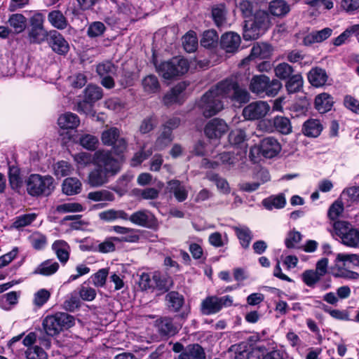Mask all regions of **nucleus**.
Here are the masks:
<instances>
[{
	"label": "nucleus",
	"instance_id": "obj_1",
	"mask_svg": "<svg viewBox=\"0 0 359 359\" xmlns=\"http://www.w3.org/2000/svg\"><path fill=\"white\" fill-rule=\"evenodd\" d=\"M223 98L239 104L246 103L250 99L248 90L233 78L226 79L212 87L201 98L198 106L203 116L209 118L224 109Z\"/></svg>",
	"mask_w": 359,
	"mask_h": 359
},
{
	"label": "nucleus",
	"instance_id": "obj_2",
	"mask_svg": "<svg viewBox=\"0 0 359 359\" xmlns=\"http://www.w3.org/2000/svg\"><path fill=\"white\" fill-rule=\"evenodd\" d=\"M27 193L35 197L48 196L54 191V179L50 175H31L26 180Z\"/></svg>",
	"mask_w": 359,
	"mask_h": 359
},
{
	"label": "nucleus",
	"instance_id": "obj_3",
	"mask_svg": "<svg viewBox=\"0 0 359 359\" xmlns=\"http://www.w3.org/2000/svg\"><path fill=\"white\" fill-rule=\"evenodd\" d=\"M74 325V317L64 312L48 315L43 318L42 322V326L46 335L51 337L57 335L64 330H67Z\"/></svg>",
	"mask_w": 359,
	"mask_h": 359
},
{
	"label": "nucleus",
	"instance_id": "obj_4",
	"mask_svg": "<svg viewBox=\"0 0 359 359\" xmlns=\"http://www.w3.org/2000/svg\"><path fill=\"white\" fill-rule=\"evenodd\" d=\"M282 87V83L277 79H270L264 74L254 76L250 83V91L258 96L264 95L273 97L278 94Z\"/></svg>",
	"mask_w": 359,
	"mask_h": 359
},
{
	"label": "nucleus",
	"instance_id": "obj_5",
	"mask_svg": "<svg viewBox=\"0 0 359 359\" xmlns=\"http://www.w3.org/2000/svg\"><path fill=\"white\" fill-rule=\"evenodd\" d=\"M156 71L165 79H170L187 73L189 68L188 60L182 57H173L159 65L155 64Z\"/></svg>",
	"mask_w": 359,
	"mask_h": 359
},
{
	"label": "nucleus",
	"instance_id": "obj_6",
	"mask_svg": "<svg viewBox=\"0 0 359 359\" xmlns=\"http://www.w3.org/2000/svg\"><path fill=\"white\" fill-rule=\"evenodd\" d=\"M95 166H98L111 177L118 173L121 168V161L114 158L110 151L98 150L94 154Z\"/></svg>",
	"mask_w": 359,
	"mask_h": 359
},
{
	"label": "nucleus",
	"instance_id": "obj_7",
	"mask_svg": "<svg viewBox=\"0 0 359 359\" xmlns=\"http://www.w3.org/2000/svg\"><path fill=\"white\" fill-rule=\"evenodd\" d=\"M233 297L226 295L219 297L216 295L208 296L201 304V311L203 315L209 316L219 312L224 307H229L233 304Z\"/></svg>",
	"mask_w": 359,
	"mask_h": 359
},
{
	"label": "nucleus",
	"instance_id": "obj_8",
	"mask_svg": "<svg viewBox=\"0 0 359 359\" xmlns=\"http://www.w3.org/2000/svg\"><path fill=\"white\" fill-rule=\"evenodd\" d=\"M359 266V255L355 254H338V277L357 279L359 274L351 269Z\"/></svg>",
	"mask_w": 359,
	"mask_h": 359
},
{
	"label": "nucleus",
	"instance_id": "obj_9",
	"mask_svg": "<svg viewBox=\"0 0 359 359\" xmlns=\"http://www.w3.org/2000/svg\"><path fill=\"white\" fill-rule=\"evenodd\" d=\"M271 107L266 101L257 100L246 105L242 111L245 120L256 121L264 118L270 111Z\"/></svg>",
	"mask_w": 359,
	"mask_h": 359
},
{
	"label": "nucleus",
	"instance_id": "obj_10",
	"mask_svg": "<svg viewBox=\"0 0 359 359\" xmlns=\"http://www.w3.org/2000/svg\"><path fill=\"white\" fill-rule=\"evenodd\" d=\"M338 237L345 245L356 247L358 245V230L347 222L338 220Z\"/></svg>",
	"mask_w": 359,
	"mask_h": 359
},
{
	"label": "nucleus",
	"instance_id": "obj_11",
	"mask_svg": "<svg viewBox=\"0 0 359 359\" xmlns=\"http://www.w3.org/2000/svg\"><path fill=\"white\" fill-rule=\"evenodd\" d=\"M47 41L52 50L58 55H65L69 50V43L56 30L49 32Z\"/></svg>",
	"mask_w": 359,
	"mask_h": 359
},
{
	"label": "nucleus",
	"instance_id": "obj_12",
	"mask_svg": "<svg viewBox=\"0 0 359 359\" xmlns=\"http://www.w3.org/2000/svg\"><path fill=\"white\" fill-rule=\"evenodd\" d=\"M155 326L161 337H172L180 330L181 325L175 323L173 319L168 317H161L155 322Z\"/></svg>",
	"mask_w": 359,
	"mask_h": 359
},
{
	"label": "nucleus",
	"instance_id": "obj_13",
	"mask_svg": "<svg viewBox=\"0 0 359 359\" xmlns=\"http://www.w3.org/2000/svg\"><path fill=\"white\" fill-rule=\"evenodd\" d=\"M280 145L278 140L272 137L263 139L259 148H255L257 151H259L265 158H273L276 156L280 151ZM254 151V149L250 150V154Z\"/></svg>",
	"mask_w": 359,
	"mask_h": 359
},
{
	"label": "nucleus",
	"instance_id": "obj_14",
	"mask_svg": "<svg viewBox=\"0 0 359 359\" xmlns=\"http://www.w3.org/2000/svg\"><path fill=\"white\" fill-rule=\"evenodd\" d=\"M228 130V126L226 122L220 118L210 120L205 127V134L210 139L219 138Z\"/></svg>",
	"mask_w": 359,
	"mask_h": 359
},
{
	"label": "nucleus",
	"instance_id": "obj_15",
	"mask_svg": "<svg viewBox=\"0 0 359 359\" xmlns=\"http://www.w3.org/2000/svg\"><path fill=\"white\" fill-rule=\"evenodd\" d=\"M341 205L338 203V217L343 210V205L350 206L359 201V187L353 186L345 189L340 196Z\"/></svg>",
	"mask_w": 359,
	"mask_h": 359
},
{
	"label": "nucleus",
	"instance_id": "obj_16",
	"mask_svg": "<svg viewBox=\"0 0 359 359\" xmlns=\"http://www.w3.org/2000/svg\"><path fill=\"white\" fill-rule=\"evenodd\" d=\"M166 190L172 194L178 202L184 201L188 197V189L180 180H171L167 182Z\"/></svg>",
	"mask_w": 359,
	"mask_h": 359
},
{
	"label": "nucleus",
	"instance_id": "obj_17",
	"mask_svg": "<svg viewBox=\"0 0 359 359\" xmlns=\"http://www.w3.org/2000/svg\"><path fill=\"white\" fill-rule=\"evenodd\" d=\"M241 41V37L238 34L227 32L222 36L220 45L226 53H234L238 49Z\"/></svg>",
	"mask_w": 359,
	"mask_h": 359
},
{
	"label": "nucleus",
	"instance_id": "obj_18",
	"mask_svg": "<svg viewBox=\"0 0 359 359\" xmlns=\"http://www.w3.org/2000/svg\"><path fill=\"white\" fill-rule=\"evenodd\" d=\"M133 224L142 227H151L155 222V218L149 211L142 210L133 212L130 215Z\"/></svg>",
	"mask_w": 359,
	"mask_h": 359
},
{
	"label": "nucleus",
	"instance_id": "obj_19",
	"mask_svg": "<svg viewBox=\"0 0 359 359\" xmlns=\"http://www.w3.org/2000/svg\"><path fill=\"white\" fill-rule=\"evenodd\" d=\"M332 33V29L328 27L319 31H313L308 34L303 40L305 46H310L316 43H320L328 39Z\"/></svg>",
	"mask_w": 359,
	"mask_h": 359
},
{
	"label": "nucleus",
	"instance_id": "obj_20",
	"mask_svg": "<svg viewBox=\"0 0 359 359\" xmlns=\"http://www.w3.org/2000/svg\"><path fill=\"white\" fill-rule=\"evenodd\" d=\"M178 359H205V353L199 344H189L180 353Z\"/></svg>",
	"mask_w": 359,
	"mask_h": 359
},
{
	"label": "nucleus",
	"instance_id": "obj_21",
	"mask_svg": "<svg viewBox=\"0 0 359 359\" xmlns=\"http://www.w3.org/2000/svg\"><path fill=\"white\" fill-rule=\"evenodd\" d=\"M110 177L98 166H95V169L88 174V182L91 187H100L107 183Z\"/></svg>",
	"mask_w": 359,
	"mask_h": 359
},
{
	"label": "nucleus",
	"instance_id": "obj_22",
	"mask_svg": "<svg viewBox=\"0 0 359 359\" xmlns=\"http://www.w3.org/2000/svg\"><path fill=\"white\" fill-rule=\"evenodd\" d=\"M48 21L55 29L62 30L69 26L68 20L60 10H53L48 14Z\"/></svg>",
	"mask_w": 359,
	"mask_h": 359
},
{
	"label": "nucleus",
	"instance_id": "obj_23",
	"mask_svg": "<svg viewBox=\"0 0 359 359\" xmlns=\"http://www.w3.org/2000/svg\"><path fill=\"white\" fill-rule=\"evenodd\" d=\"M232 229L239 240V243L242 248L248 249L250 247L251 241L253 238L250 229L245 226H233Z\"/></svg>",
	"mask_w": 359,
	"mask_h": 359
},
{
	"label": "nucleus",
	"instance_id": "obj_24",
	"mask_svg": "<svg viewBox=\"0 0 359 359\" xmlns=\"http://www.w3.org/2000/svg\"><path fill=\"white\" fill-rule=\"evenodd\" d=\"M334 104L333 98L325 93L318 95L315 98V108L321 114L330 111Z\"/></svg>",
	"mask_w": 359,
	"mask_h": 359
},
{
	"label": "nucleus",
	"instance_id": "obj_25",
	"mask_svg": "<svg viewBox=\"0 0 359 359\" xmlns=\"http://www.w3.org/2000/svg\"><path fill=\"white\" fill-rule=\"evenodd\" d=\"M8 23L16 34L24 32L27 27V20L21 13H14L9 16Z\"/></svg>",
	"mask_w": 359,
	"mask_h": 359
},
{
	"label": "nucleus",
	"instance_id": "obj_26",
	"mask_svg": "<svg viewBox=\"0 0 359 359\" xmlns=\"http://www.w3.org/2000/svg\"><path fill=\"white\" fill-rule=\"evenodd\" d=\"M308 79L313 86L320 87L325 84L327 80V75L324 69L313 68L309 72Z\"/></svg>",
	"mask_w": 359,
	"mask_h": 359
},
{
	"label": "nucleus",
	"instance_id": "obj_27",
	"mask_svg": "<svg viewBox=\"0 0 359 359\" xmlns=\"http://www.w3.org/2000/svg\"><path fill=\"white\" fill-rule=\"evenodd\" d=\"M57 123L61 128L74 129L79 126L80 119L76 114L67 112L58 118Z\"/></svg>",
	"mask_w": 359,
	"mask_h": 359
},
{
	"label": "nucleus",
	"instance_id": "obj_28",
	"mask_svg": "<svg viewBox=\"0 0 359 359\" xmlns=\"http://www.w3.org/2000/svg\"><path fill=\"white\" fill-rule=\"evenodd\" d=\"M264 32L257 27V25L252 20H245L243 36L244 40H255L259 38Z\"/></svg>",
	"mask_w": 359,
	"mask_h": 359
},
{
	"label": "nucleus",
	"instance_id": "obj_29",
	"mask_svg": "<svg viewBox=\"0 0 359 359\" xmlns=\"http://www.w3.org/2000/svg\"><path fill=\"white\" fill-rule=\"evenodd\" d=\"M270 13L276 17H284L290 11V6L284 0H273L269 6Z\"/></svg>",
	"mask_w": 359,
	"mask_h": 359
},
{
	"label": "nucleus",
	"instance_id": "obj_30",
	"mask_svg": "<svg viewBox=\"0 0 359 359\" xmlns=\"http://www.w3.org/2000/svg\"><path fill=\"white\" fill-rule=\"evenodd\" d=\"M143 90L147 94H154L160 91L161 85L158 78L153 74L145 76L142 80Z\"/></svg>",
	"mask_w": 359,
	"mask_h": 359
},
{
	"label": "nucleus",
	"instance_id": "obj_31",
	"mask_svg": "<svg viewBox=\"0 0 359 359\" xmlns=\"http://www.w3.org/2000/svg\"><path fill=\"white\" fill-rule=\"evenodd\" d=\"M52 248L60 262L65 264L68 261L70 248L67 242L62 240L56 241L53 243Z\"/></svg>",
	"mask_w": 359,
	"mask_h": 359
},
{
	"label": "nucleus",
	"instance_id": "obj_32",
	"mask_svg": "<svg viewBox=\"0 0 359 359\" xmlns=\"http://www.w3.org/2000/svg\"><path fill=\"white\" fill-rule=\"evenodd\" d=\"M323 127L318 119H309L303 125L302 133L307 137H316L321 131Z\"/></svg>",
	"mask_w": 359,
	"mask_h": 359
},
{
	"label": "nucleus",
	"instance_id": "obj_33",
	"mask_svg": "<svg viewBox=\"0 0 359 359\" xmlns=\"http://www.w3.org/2000/svg\"><path fill=\"white\" fill-rule=\"evenodd\" d=\"M81 183L75 177H68L62 183V191L67 196L77 194L81 191Z\"/></svg>",
	"mask_w": 359,
	"mask_h": 359
},
{
	"label": "nucleus",
	"instance_id": "obj_34",
	"mask_svg": "<svg viewBox=\"0 0 359 359\" xmlns=\"http://www.w3.org/2000/svg\"><path fill=\"white\" fill-rule=\"evenodd\" d=\"M212 18L218 27H224L226 22V10L224 4H219L212 8Z\"/></svg>",
	"mask_w": 359,
	"mask_h": 359
},
{
	"label": "nucleus",
	"instance_id": "obj_35",
	"mask_svg": "<svg viewBox=\"0 0 359 359\" xmlns=\"http://www.w3.org/2000/svg\"><path fill=\"white\" fill-rule=\"evenodd\" d=\"M165 298L169 310L173 312L178 311L184 304L183 296L175 291L168 293Z\"/></svg>",
	"mask_w": 359,
	"mask_h": 359
},
{
	"label": "nucleus",
	"instance_id": "obj_36",
	"mask_svg": "<svg viewBox=\"0 0 359 359\" xmlns=\"http://www.w3.org/2000/svg\"><path fill=\"white\" fill-rule=\"evenodd\" d=\"M59 268V264L56 262L46 260L39 264L34 271V274H40L42 276H50L55 273Z\"/></svg>",
	"mask_w": 359,
	"mask_h": 359
},
{
	"label": "nucleus",
	"instance_id": "obj_37",
	"mask_svg": "<svg viewBox=\"0 0 359 359\" xmlns=\"http://www.w3.org/2000/svg\"><path fill=\"white\" fill-rule=\"evenodd\" d=\"M154 289L163 292L168 291L173 284L172 280L170 276L158 272L154 273Z\"/></svg>",
	"mask_w": 359,
	"mask_h": 359
},
{
	"label": "nucleus",
	"instance_id": "obj_38",
	"mask_svg": "<svg viewBox=\"0 0 359 359\" xmlns=\"http://www.w3.org/2000/svg\"><path fill=\"white\" fill-rule=\"evenodd\" d=\"M274 130L279 133L287 135L292 132V125L290 119L285 116H276L273 118Z\"/></svg>",
	"mask_w": 359,
	"mask_h": 359
},
{
	"label": "nucleus",
	"instance_id": "obj_39",
	"mask_svg": "<svg viewBox=\"0 0 359 359\" xmlns=\"http://www.w3.org/2000/svg\"><path fill=\"white\" fill-rule=\"evenodd\" d=\"M272 52L273 47L270 44L261 43L252 47L250 56L266 59L271 56Z\"/></svg>",
	"mask_w": 359,
	"mask_h": 359
},
{
	"label": "nucleus",
	"instance_id": "obj_40",
	"mask_svg": "<svg viewBox=\"0 0 359 359\" xmlns=\"http://www.w3.org/2000/svg\"><path fill=\"white\" fill-rule=\"evenodd\" d=\"M263 205L267 210H272L273 208L280 209L285 207L286 203V200L285 196L282 194H278L275 196H271L262 201Z\"/></svg>",
	"mask_w": 359,
	"mask_h": 359
},
{
	"label": "nucleus",
	"instance_id": "obj_41",
	"mask_svg": "<svg viewBox=\"0 0 359 359\" xmlns=\"http://www.w3.org/2000/svg\"><path fill=\"white\" fill-rule=\"evenodd\" d=\"M173 140L172 134L170 130L167 128H163L162 131L155 142V149L162 150L168 146Z\"/></svg>",
	"mask_w": 359,
	"mask_h": 359
},
{
	"label": "nucleus",
	"instance_id": "obj_42",
	"mask_svg": "<svg viewBox=\"0 0 359 359\" xmlns=\"http://www.w3.org/2000/svg\"><path fill=\"white\" fill-rule=\"evenodd\" d=\"M303 78L300 74H297L288 78L285 87L289 93H295L303 88Z\"/></svg>",
	"mask_w": 359,
	"mask_h": 359
},
{
	"label": "nucleus",
	"instance_id": "obj_43",
	"mask_svg": "<svg viewBox=\"0 0 359 359\" xmlns=\"http://www.w3.org/2000/svg\"><path fill=\"white\" fill-rule=\"evenodd\" d=\"M103 96L102 89L95 85H88L84 90V99L93 104Z\"/></svg>",
	"mask_w": 359,
	"mask_h": 359
},
{
	"label": "nucleus",
	"instance_id": "obj_44",
	"mask_svg": "<svg viewBox=\"0 0 359 359\" xmlns=\"http://www.w3.org/2000/svg\"><path fill=\"white\" fill-rule=\"evenodd\" d=\"M120 136L119 129L112 127L102 132L101 140L104 145L111 146Z\"/></svg>",
	"mask_w": 359,
	"mask_h": 359
},
{
	"label": "nucleus",
	"instance_id": "obj_45",
	"mask_svg": "<svg viewBox=\"0 0 359 359\" xmlns=\"http://www.w3.org/2000/svg\"><path fill=\"white\" fill-rule=\"evenodd\" d=\"M121 240L118 237H109L103 242L96 245L97 251L101 253H109L115 251V243H119Z\"/></svg>",
	"mask_w": 359,
	"mask_h": 359
},
{
	"label": "nucleus",
	"instance_id": "obj_46",
	"mask_svg": "<svg viewBox=\"0 0 359 359\" xmlns=\"http://www.w3.org/2000/svg\"><path fill=\"white\" fill-rule=\"evenodd\" d=\"M182 44L187 52H194L198 47V39L196 33L193 31L187 32L182 38Z\"/></svg>",
	"mask_w": 359,
	"mask_h": 359
},
{
	"label": "nucleus",
	"instance_id": "obj_47",
	"mask_svg": "<svg viewBox=\"0 0 359 359\" xmlns=\"http://www.w3.org/2000/svg\"><path fill=\"white\" fill-rule=\"evenodd\" d=\"M252 20L263 32L268 29L271 25L269 14L263 11H257Z\"/></svg>",
	"mask_w": 359,
	"mask_h": 359
},
{
	"label": "nucleus",
	"instance_id": "obj_48",
	"mask_svg": "<svg viewBox=\"0 0 359 359\" xmlns=\"http://www.w3.org/2000/svg\"><path fill=\"white\" fill-rule=\"evenodd\" d=\"M133 176L130 174H125L118 178L116 181V185L112 189L116 191L118 195L122 196L128 191V184L132 180Z\"/></svg>",
	"mask_w": 359,
	"mask_h": 359
},
{
	"label": "nucleus",
	"instance_id": "obj_49",
	"mask_svg": "<svg viewBox=\"0 0 359 359\" xmlns=\"http://www.w3.org/2000/svg\"><path fill=\"white\" fill-rule=\"evenodd\" d=\"M88 198L93 201H113L114 195L108 190L102 189L88 193Z\"/></svg>",
	"mask_w": 359,
	"mask_h": 359
},
{
	"label": "nucleus",
	"instance_id": "obj_50",
	"mask_svg": "<svg viewBox=\"0 0 359 359\" xmlns=\"http://www.w3.org/2000/svg\"><path fill=\"white\" fill-rule=\"evenodd\" d=\"M218 41V35L215 30H208L203 32L201 39L202 46L210 48L214 47Z\"/></svg>",
	"mask_w": 359,
	"mask_h": 359
},
{
	"label": "nucleus",
	"instance_id": "obj_51",
	"mask_svg": "<svg viewBox=\"0 0 359 359\" xmlns=\"http://www.w3.org/2000/svg\"><path fill=\"white\" fill-rule=\"evenodd\" d=\"M293 71L292 67L286 62L280 63L274 68L276 76L283 80L290 78Z\"/></svg>",
	"mask_w": 359,
	"mask_h": 359
},
{
	"label": "nucleus",
	"instance_id": "obj_52",
	"mask_svg": "<svg viewBox=\"0 0 359 359\" xmlns=\"http://www.w3.org/2000/svg\"><path fill=\"white\" fill-rule=\"evenodd\" d=\"M50 292L46 289H40L34 293L33 297V304L36 308L42 307L50 299Z\"/></svg>",
	"mask_w": 359,
	"mask_h": 359
},
{
	"label": "nucleus",
	"instance_id": "obj_53",
	"mask_svg": "<svg viewBox=\"0 0 359 359\" xmlns=\"http://www.w3.org/2000/svg\"><path fill=\"white\" fill-rule=\"evenodd\" d=\"M72 170L70 164L65 161H58L54 165V174L59 178L70 175Z\"/></svg>",
	"mask_w": 359,
	"mask_h": 359
},
{
	"label": "nucleus",
	"instance_id": "obj_54",
	"mask_svg": "<svg viewBox=\"0 0 359 359\" xmlns=\"http://www.w3.org/2000/svg\"><path fill=\"white\" fill-rule=\"evenodd\" d=\"M36 215L34 213L25 214L18 216L13 223V226L15 229H20L31 224L36 219Z\"/></svg>",
	"mask_w": 359,
	"mask_h": 359
},
{
	"label": "nucleus",
	"instance_id": "obj_55",
	"mask_svg": "<svg viewBox=\"0 0 359 359\" xmlns=\"http://www.w3.org/2000/svg\"><path fill=\"white\" fill-rule=\"evenodd\" d=\"M98 139L92 135L85 134L80 137V144L88 150H95L98 145Z\"/></svg>",
	"mask_w": 359,
	"mask_h": 359
},
{
	"label": "nucleus",
	"instance_id": "obj_56",
	"mask_svg": "<svg viewBox=\"0 0 359 359\" xmlns=\"http://www.w3.org/2000/svg\"><path fill=\"white\" fill-rule=\"evenodd\" d=\"M9 182L11 187L14 190H18L19 188L22 187V179L20 176V170L16 167H10L9 168Z\"/></svg>",
	"mask_w": 359,
	"mask_h": 359
},
{
	"label": "nucleus",
	"instance_id": "obj_57",
	"mask_svg": "<svg viewBox=\"0 0 359 359\" xmlns=\"http://www.w3.org/2000/svg\"><path fill=\"white\" fill-rule=\"evenodd\" d=\"M158 121L155 116H151L142 120L140 125L139 131L141 134H147L154 129Z\"/></svg>",
	"mask_w": 359,
	"mask_h": 359
},
{
	"label": "nucleus",
	"instance_id": "obj_58",
	"mask_svg": "<svg viewBox=\"0 0 359 359\" xmlns=\"http://www.w3.org/2000/svg\"><path fill=\"white\" fill-rule=\"evenodd\" d=\"M29 240L32 247L36 250L43 249L47 243L46 236L39 232L33 233L29 237Z\"/></svg>",
	"mask_w": 359,
	"mask_h": 359
},
{
	"label": "nucleus",
	"instance_id": "obj_59",
	"mask_svg": "<svg viewBox=\"0 0 359 359\" xmlns=\"http://www.w3.org/2000/svg\"><path fill=\"white\" fill-rule=\"evenodd\" d=\"M106 30V27L104 24L102 22L96 21L92 22L88 27L87 34L88 36L91 38L97 37L102 36L104 31Z\"/></svg>",
	"mask_w": 359,
	"mask_h": 359
},
{
	"label": "nucleus",
	"instance_id": "obj_60",
	"mask_svg": "<svg viewBox=\"0 0 359 359\" xmlns=\"http://www.w3.org/2000/svg\"><path fill=\"white\" fill-rule=\"evenodd\" d=\"M55 210L59 213L77 212L83 211V208L79 203H66L57 205Z\"/></svg>",
	"mask_w": 359,
	"mask_h": 359
},
{
	"label": "nucleus",
	"instance_id": "obj_61",
	"mask_svg": "<svg viewBox=\"0 0 359 359\" xmlns=\"http://www.w3.org/2000/svg\"><path fill=\"white\" fill-rule=\"evenodd\" d=\"M208 179L210 181L214 182L217 187L223 193H229L230 191V188L229 186V183L227 181L221 177H219L217 174L212 173L208 175Z\"/></svg>",
	"mask_w": 359,
	"mask_h": 359
},
{
	"label": "nucleus",
	"instance_id": "obj_62",
	"mask_svg": "<svg viewBox=\"0 0 359 359\" xmlns=\"http://www.w3.org/2000/svg\"><path fill=\"white\" fill-rule=\"evenodd\" d=\"M27 359H47V355L42 348L35 346L29 347L25 351Z\"/></svg>",
	"mask_w": 359,
	"mask_h": 359
},
{
	"label": "nucleus",
	"instance_id": "obj_63",
	"mask_svg": "<svg viewBox=\"0 0 359 359\" xmlns=\"http://www.w3.org/2000/svg\"><path fill=\"white\" fill-rule=\"evenodd\" d=\"M44 29L31 28L28 31V38L32 43H41L45 37Z\"/></svg>",
	"mask_w": 359,
	"mask_h": 359
},
{
	"label": "nucleus",
	"instance_id": "obj_64",
	"mask_svg": "<svg viewBox=\"0 0 359 359\" xmlns=\"http://www.w3.org/2000/svg\"><path fill=\"white\" fill-rule=\"evenodd\" d=\"M302 234L300 232L292 230L287 233L285 240V244L287 248H294L301 241Z\"/></svg>",
	"mask_w": 359,
	"mask_h": 359
}]
</instances>
